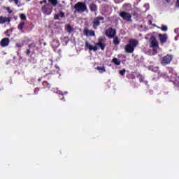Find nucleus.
<instances>
[{"label":"nucleus","mask_w":179,"mask_h":179,"mask_svg":"<svg viewBox=\"0 0 179 179\" xmlns=\"http://www.w3.org/2000/svg\"><path fill=\"white\" fill-rule=\"evenodd\" d=\"M74 9L76 10L75 12H77L78 13H83V12H89L86 3L82 2V1H79L77 3H76L74 6Z\"/></svg>","instance_id":"f257e3e1"},{"label":"nucleus","mask_w":179,"mask_h":179,"mask_svg":"<svg viewBox=\"0 0 179 179\" xmlns=\"http://www.w3.org/2000/svg\"><path fill=\"white\" fill-rule=\"evenodd\" d=\"M173 56L171 55H166V56H164L161 59V65L162 66H166V65H169L171 61H173Z\"/></svg>","instance_id":"f03ea898"},{"label":"nucleus","mask_w":179,"mask_h":179,"mask_svg":"<svg viewBox=\"0 0 179 179\" xmlns=\"http://www.w3.org/2000/svg\"><path fill=\"white\" fill-rule=\"evenodd\" d=\"M119 16L122 17L123 20L126 22H132V15L131 13H127V11H122L119 13Z\"/></svg>","instance_id":"7ed1b4c3"},{"label":"nucleus","mask_w":179,"mask_h":179,"mask_svg":"<svg viewBox=\"0 0 179 179\" xmlns=\"http://www.w3.org/2000/svg\"><path fill=\"white\" fill-rule=\"evenodd\" d=\"M101 20H104V17L103 16H98L94 18L92 21V27L94 30H97V27L100 26Z\"/></svg>","instance_id":"20e7f679"},{"label":"nucleus","mask_w":179,"mask_h":179,"mask_svg":"<svg viewBox=\"0 0 179 179\" xmlns=\"http://www.w3.org/2000/svg\"><path fill=\"white\" fill-rule=\"evenodd\" d=\"M41 10L45 15H51L52 13V6L50 3H46L42 6Z\"/></svg>","instance_id":"39448f33"},{"label":"nucleus","mask_w":179,"mask_h":179,"mask_svg":"<svg viewBox=\"0 0 179 179\" xmlns=\"http://www.w3.org/2000/svg\"><path fill=\"white\" fill-rule=\"evenodd\" d=\"M116 34H117V29H113V27H109L106 31V36L108 37V38H113L115 37Z\"/></svg>","instance_id":"423d86ee"},{"label":"nucleus","mask_w":179,"mask_h":179,"mask_svg":"<svg viewBox=\"0 0 179 179\" xmlns=\"http://www.w3.org/2000/svg\"><path fill=\"white\" fill-rule=\"evenodd\" d=\"M168 38H169V36H167V34H158V40H159V43L162 45H163V44L167 43Z\"/></svg>","instance_id":"0eeeda50"},{"label":"nucleus","mask_w":179,"mask_h":179,"mask_svg":"<svg viewBox=\"0 0 179 179\" xmlns=\"http://www.w3.org/2000/svg\"><path fill=\"white\" fill-rule=\"evenodd\" d=\"M103 41H104V38H99L98 42L96 43V45L98 46V48H101L102 51H104L106 50V43H103Z\"/></svg>","instance_id":"6e6552de"},{"label":"nucleus","mask_w":179,"mask_h":179,"mask_svg":"<svg viewBox=\"0 0 179 179\" xmlns=\"http://www.w3.org/2000/svg\"><path fill=\"white\" fill-rule=\"evenodd\" d=\"M150 47L152 48H157L159 47V42H157V39L155 36H151L150 38Z\"/></svg>","instance_id":"1a4fd4ad"},{"label":"nucleus","mask_w":179,"mask_h":179,"mask_svg":"<svg viewBox=\"0 0 179 179\" xmlns=\"http://www.w3.org/2000/svg\"><path fill=\"white\" fill-rule=\"evenodd\" d=\"M83 34H85V36H86L87 37H89V36H92V37H94V36H96L94 31L89 30V29L87 28L84 29Z\"/></svg>","instance_id":"9d476101"},{"label":"nucleus","mask_w":179,"mask_h":179,"mask_svg":"<svg viewBox=\"0 0 179 179\" xmlns=\"http://www.w3.org/2000/svg\"><path fill=\"white\" fill-rule=\"evenodd\" d=\"M124 51L128 54H132V52L135 51V49L131 45H129V43H127L124 46Z\"/></svg>","instance_id":"9b49d317"},{"label":"nucleus","mask_w":179,"mask_h":179,"mask_svg":"<svg viewBox=\"0 0 179 179\" xmlns=\"http://www.w3.org/2000/svg\"><path fill=\"white\" fill-rule=\"evenodd\" d=\"M129 45H131L133 48H136V46L138 44H139V41L136 39H129Z\"/></svg>","instance_id":"f8f14e48"},{"label":"nucleus","mask_w":179,"mask_h":179,"mask_svg":"<svg viewBox=\"0 0 179 179\" xmlns=\"http://www.w3.org/2000/svg\"><path fill=\"white\" fill-rule=\"evenodd\" d=\"M11 18L10 17H3L0 16V24H3V23H10Z\"/></svg>","instance_id":"ddd939ff"},{"label":"nucleus","mask_w":179,"mask_h":179,"mask_svg":"<svg viewBox=\"0 0 179 179\" xmlns=\"http://www.w3.org/2000/svg\"><path fill=\"white\" fill-rule=\"evenodd\" d=\"M85 46L87 47V48H89L90 51H97V50H99V47L96 45V43L95 46H93L92 45L89 44V42L85 41Z\"/></svg>","instance_id":"4468645a"},{"label":"nucleus","mask_w":179,"mask_h":179,"mask_svg":"<svg viewBox=\"0 0 179 179\" xmlns=\"http://www.w3.org/2000/svg\"><path fill=\"white\" fill-rule=\"evenodd\" d=\"M9 43H10L9 38H4L1 41L0 45L1 47H8V45H9Z\"/></svg>","instance_id":"2eb2a0df"},{"label":"nucleus","mask_w":179,"mask_h":179,"mask_svg":"<svg viewBox=\"0 0 179 179\" xmlns=\"http://www.w3.org/2000/svg\"><path fill=\"white\" fill-rule=\"evenodd\" d=\"M89 8L91 12H97V5L94 4V3H91Z\"/></svg>","instance_id":"dca6fc26"},{"label":"nucleus","mask_w":179,"mask_h":179,"mask_svg":"<svg viewBox=\"0 0 179 179\" xmlns=\"http://www.w3.org/2000/svg\"><path fill=\"white\" fill-rule=\"evenodd\" d=\"M52 47L55 48V50L58 48V47H59V41L54 40L52 43Z\"/></svg>","instance_id":"f3484780"},{"label":"nucleus","mask_w":179,"mask_h":179,"mask_svg":"<svg viewBox=\"0 0 179 179\" xmlns=\"http://www.w3.org/2000/svg\"><path fill=\"white\" fill-rule=\"evenodd\" d=\"M113 38V44L115 45H119L120 41V38H118V36H114Z\"/></svg>","instance_id":"a211bd4d"},{"label":"nucleus","mask_w":179,"mask_h":179,"mask_svg":"<svg viewBox=\"0 0 179 179\" xmlns=\"http://www.w3.org/2000/svg\"><path fill=\"white\" fill-rule=\"evenodd\" d=\"M112 62L113 64H115V65H121V61H120V59H118L116 57H114L113 59H112Z\"/></svg>","instance_id":"6ab92c4d"},{"label":"nucleus","mask_w":179,"mask_h":179,"mask_svg":"<svg viewBox=\"0 0 179 179\" xmlns=\"http://www.w3.org/2000/svg\"><path fill=\"white\" fill-rule=\"evenodd\" d=\"M52 6H57L58 5V0H48Z\"/></svg>","instance_id":"aec40b11"},{"label":"nucleus","mask_w":179,"mask_h":179,"mask_svg":"<svg viewBox=\"0 0 179 179\" xmlns=\"http://www.w3.org/2000/svg\"><path fill=\"white\" fill-rule=\"evenodd\" d=\"M66 30L68 33H72L73 31V28L71 27L70 24H67L66 27Z\"/></svg>","instance_id":"412c9836"},{"label":"nucleus","mask_w":179,"mask_h":179,"mask_svg":"<svg viewBox=\"0 0 179 179\" xmlns=\"http://www.w3.org/2000/svg\"><path fill=\"white\" fill-rule=\"evenodd\" d=\"M23 27H24V22H20L17 27V29L18 30L23 31Z\"/></svg>","instance_id":"4be33fe9"},{"label":"nucleus","mask_w":179,"mask_h":179,"mask_svg":"<svg viewBox=\"0 0 179 179\" xmlns=\"http://www.w3.org/2000/svg\"><path fill=\"white\" fill-rule=\"evenodd\" d=\"M55 69L52 71V73L55 74V73H59V67H58V66H55Z\"/></svg>","instance_id":"5701e85b"},{"label":"nucleus","mask_w":179,"mask_h":179,"mask_svg":"<svg viewBox=\"0 0 179 179\" xmlns=\"http://www.w3.org/2000/svg\"><path fill=\"white\" fill-rule=\"evenodd\" d=\"M158 29H160L162 31H167L168 30L167 25H162V27H159Z\"/></svg>","instance_id":"b1692460"},{"label":"nucleus","mask_w":179,"mask_h":179,"mask_svg":"<svg viewBox=\"0 0 179 179\" xmlns=\"http://www.w3.org/2000/svg\"><path fill=\"white\" fill-rule=\"evenodd\" d=\"M96 69L101 73H103V72H106V69L103 66L100 67V66H98L96 68Z\"/></svg>","instance_id":"393cba45"},{"label":"nucleus","mask_w":179,"mask_h":179,"mask_svg":"<svg viewBox=\"0 0 179 179\" xmlns=\"http://www.w3.org/2000/svg\"><path fill=\"white\" fill-rule=\"evenodd\" d=\"M20 18L21 19V20H27V17H26V14L21 13L20 14Z\"/></svg>","instance_id":"a878e982"},{"label":"nucleus","mask_w":179,"mask_h":179,"mask_svg":"<svg viewBox=\"0 0 179 179\" xmlns=\"http://www.w3.org/2000/svg\"><path fill=\"white\" fill-rule=\"evenodd\" d=\"M125 72H127V71L125 70V69L120 70L119 71L120 75H121L122 76H124V75H125Z\"/></svg>","instance_id":"bb28decb"},{"label":"nucleus","mask_w":179,"mask_h":179,"mask_svg":"<svg viewBox=\"0 0 179 179\" xmlns=\"http://www.w3.org/2000/svg\"><path fill=\"white\" fill-rule=\"evenodd\" d=\"M43 85L44 87H50V84H48V82H47V81H43Z\"/></svg>","instance_id":"cd10ccee"},{"label":"nucleus","mask_w":179,"mask_h":179,"mask_svg":"<svg viewBox=\"0 0 179 179\" xmlns=\"http://www.w3.org/2000/svg\"><path fill=\"white\" fill-rule=\"evenodd\" d=\"M28 47H29V48H34L36 47V43H29V44L28 45Z\"/></svg>","instance_id":"c85d7f7f"},{"label":"nucleus","mask_w":179,"mask_h":179,"mask_svg":"<svg viewBox=\"0 0 179 179\" xmlns=\"http://www.w3.org/2000/svg\"><path fill=\"white\" fill-rule=\"evenodd\" d=\"M54 51L55 52H57V54H59V55H61V52H62V50L61 49H58V50L54 49Z\"/></svg>","instance_id":"c756f323"},{"label":"nucleus","mask_w":179,"mask_h":179,"mask_svg":"<svg viewBox=\"0 0 179 179\" xmlns=\"http://www.w3.org/2000/svg\"><path fill=\"white\" fill-rule=\"evenodd\" d=\"M6 9L8 10V13H12L13 12L10 7H6Z\"/></svg>","instance_id":"7c9ffc66"},{"label":"nucleus","mask_w":179,"mask_h":179,"mask_svg":"<svg viewBox=\"0 0 179 179\" xmlns=\"http://www.w3.org/2000/svg\"><path fill=\"white\" fill-rule=\"evenodd\" d=\"M60 13V17H65V13L62 12V11H59Z\"/></svg>","instance_id":"2f4dec72"},{"label":"nucleus","mask_w":179,"mask_h":179,"mask_svg":"<svg viewBox=\"0 0 179 179\" xmlns=\"http://www.w3.org/2000/svg\"><path fill=\"white\" fill-rule=\"evenodd\" d=\"M52 59H50L49 61H48V64H50V68H52Z\"/></svg>","instance_id":"473e14b6"},{"label":"nucleus","mask_w":179,"mask_h":179,"mask_svg":"<svg viewBox=\"0 0 179 179\" xmlns=\"http://www.w3.org/2000/svg\"><path fill=\"white\" fill-rule=\"evenodd\" d=\"M139 82H140L141 83H142V82H145V78L141 77V78H139Z\"/></svg>","instance_id":"72a5a7b5"},{"label":"nucleus","mask_w":179,"mask_h":179,"mask_svg":"<svg viewBox=\"0 0 179 179\" xmlns=\"http://www.w3.org/2000/svg\"><path fill=\"white\" fill-rule=\"evenodd\" d=\"M31 52V51L30 50V49H27V52H26V54L27 55H30V53Z\"/></svg>","instance_id":"f704fd0d"},{"label":"nucleus","mask_w":179,"mask_h":179,"mask_svg":"<svg viewBox=\"0 0 179 179\" xmlns=\"http://www.w3.org/2000/svg\"><path fill=\"white\" fill-rule=\"evenodd\" d=\"M39 91H40V89H38V88H37V87L35 88V90H34V93H35V94H37Z\"/></svg>","instance_id":"c9c22d12"},{"label":"nucleus","mask_w":179,"mask_h":179,"mask_svg":"<svg viewBox=\"0 0 179 179\" xmlns=\"http://www.w3.org/2000/svg\"><path fill=\"white\" fill-rule=\"evenodd\" d=\"M40 5H43V3H47V0H43L39 2Z\"/></svg>","instance_id":"e433bc0d"},{"label":"nucleus","mask_w":179,"mask_h":179,"mask_svg":"<svg viewBox=\"0 0 179 179\" xmlns=\"http://www.w3.org/2000/svg\"><path fill=\"white\" fill-rule=\"evenodd\" d=\"M54 19H55V20L59 19V15L58 14H56V15H55V17H54Z\"/></svg>","instance_id":"4c0bfd02"},{"label":"nucleus","mask_w":179,"mask_h":179,"mask_svg":"<svg viewBox=\"0 0 179 179\" xmlns=\"http://www.w3.org/2000/svg\"><path fill=\"white\" fill-rule=\"evenodd\" d=\"M15 5H17V3H19V0H13Z\"/></svg>","instance_id":"58836bf2"},{"label":"nucleus","mask_w":179,"mask_h":179,"mask_svg":"<svg viewBox=\"0 0 179 179\" xmlns=\"http://www.w3.org/2000/svg\"><path fill=\"white\" fill-rule=\"evenodd\" d=\"M176 6L178 8L179 7V0H177V1H176Z\"/></svg>","instance_id":"ea45409f"},{"label":"nucleus","mask_w":179,"mask_h":179,"mask_svg":"<svg viewBox=\"0 0 179 179\" xmlns=\"http://www.w3.org/2000/svg\"><path fill=\"white\" fill-rule=\"evenodd\" d=\"M168 69H169V72H173V68H169L168 67Z\"/></svg>","instance_id":"a19ab883"},{"label":"nucleus","mask_w":179,"mask_h":179,"mask_svg":"<svg viewBox=\"0 0 179 179\" xmlns=\"http://www.w3.org/2000/svg\"><path fill=\"white\" fill-rule=\"evenodd\" d=\"M58 6H59V8H62V4H59Z\"/></svg>","instance_id":"79ce46f5"},{"label":"nucleus","mask_w":179,"mask_h":179,"mask_svg":"<svg viewBox=\"0 0 179 179\" xmlns=\"http://www.w3.org/2000/svg\"><path fill=\"white\" fill-rule=\"evenodd\" d=\"M36 51H38V50H40V48L36 47Z\"/></svg>","instance_id":"37998d69"},{"label":"nucleus","mask_w":179,"mask_h":179,"mask_svg":"<svg viewBox=\"0 0 179 179\" xmlns=\"http://www.w3.org/2000/svg\"><path fill=\"white\" fill-rule=\"evenodd\" d=\"M149 22H150V24H152V20H150Z\"/></svg>","instance_id":"c03bdc74"},{"label":"nucleus","mask_w":179,"mask_h":179,"mask_svg":"<svg viewBox=\"0 0 179 179\" xmlns=\"http://www.w3.org/2000/svg\"><path fill=\"white\" fill-rule=\"evenodd\" d=\"M166 1V2H170V1H171V0H165Z\"/></svg>","instance_id":"a18cd8bd"},{"label":"nucleus","mask_w":179,"mask_h":179,"mask_svg":"<svg viewBox=\"0 0 179 179\" xmlns=\"http://www.w3.org/2000/svg\"><path fill=\"white\" fill-rule=\"evenodd\" d=\"M9 2H13V0H9Z\"/></svg>","instance_id":"49530a36"},{"label":"nucleus","mask_w":179,"mask_h":179,"mask_svg":"<svg viewBox=\"0 0 179 179\" xmlns=\"http://www.w3.org/2000/svg\"><path fill=\"white\" fill-rule=\"evenodd\" d=\"M38 82H40L41 80V78L38 79Z\"/></svg>","instance_id":"de8ad7c7"},{"label":"nucleus","mask_w":179,"mask_h":179,"mask_svg":"<svg viewBox=\"0 0 179 179\" xmlns=\"http://www.w3.org/2000/svg\"><path fill=\"white\" fill-rule=\"evenodd\" d=\"M177 31V29H175V32Z\"/></svg>","instance_id":"09e8293b"},{"label":"nucleus","mask_w":179,"mask_h":179,"mask_svg":"<svg viewBox=\"0 0 179 179\" xmlns=\"http://www.w3.org/2000/svg\"><path fill=\"white\" fill-rule=\"evenodd\" d=\"M177 31V29H175V32Z\"/></svg>","instance_id":"8fccbe9b"},{"label":"nucleus","mask_w":179,"mask_h":179,"mask_svg":"<svg viewBox=\"0 0 179 179\" xmlns=\"http://www.w3.org/2000/svg\"><path fill=\"white\" fill-rule=\"evenodd\" d=\"M40 45H41V42H40Z\"/></svg>","instance_id":"3c124183"},{"label":"nucleus","mask_w":179,"mask_h":179,"mask_svg":"<svg viewBox=\"0 0 179 179\" xmlns=\"http://www.w3.org/2000/svg\"><path fill=\"white\" fill-rule=\"evenodd\" d=\"M45 44H46V43H44V45H45Z\"/></svg>","instance_id":"603ef678"},{"label":"nucleus","mask_w":179,"mask_h":179,"mask_svg":"<svg viewBox=\"0 0 179 179\" xmlns=\"http://www.w3.org/2000/svg\"><path fill=\"white\" fill-rule=\"evenodd\" d=\"M27 1H30V0H27Z\"/></svg>","instance_id":"864d4df0"}]
</instances>
